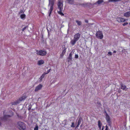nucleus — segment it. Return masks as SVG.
I'll use <instances>...</instances> for the list:
<instances>
[{"instance_id": "nucleus-14", "label": "nucleus", "mask_w": 130, "mask_h": 130, "mask_svg": "<svg viewBox=\"0 0 130 130\" xmlns=\"http://www.w3.org/2000/svg\"><path fill=\"white\" fill-rule=\"evenodd\" d=\"M77 41L74 38L73 39L71 40L70 43L71 44L73 45L75 44Z\"/></svg>"}, {"instance_id": "nucleus-32", "label": "nucleus", "mask_w": 130, "mask_h": 130, "mask_svg": "<svg viewBox=\"0 0 130 130\" xmlns=\"http://www.w3.org/2000/svg\"><path fill=\"white\" fill-rule=\"evenodd\" d=\"M26 27H24L22 29V30L23 31H24V30L26 29Z\"/></svg>"}, {"instance_id": "nucleus-33", "label": "nucleus", "mask_w": 130, "mask_h": 130, "mask_svg": "<svg viewBox=\"0 0 130 130\" xmlns=\"http://www.w3.org/2000/svg\"><path fill=\"white\" fill-rule=\"evenodd\" d=\"M23 12V11L22 10H21L19 12V14H20V13H22Z\"/></svg>"}, {"instance_id": "nucleus-39", "label": "nucleus", "mask_w": 130, "mask_h": 130, "mask_svg": "<svg viewBox=\"0 0 130 130\" xmlns=\"http://www.w3.org/2000/svg\"><path fill=\"white\" fill-rule=\"evenodd\" d=\"M85 22H88V21L87 20H85Z\"/></svg>"}, {"instance_id": "nucleus-6", "label": "nucleus", "mask_w": 130, "mask_h": 130, "mask_svg": "<svg viewBox=\"0 0 130 130\" xmlns=\"http://www.w3.org/2000/svg\"><path fill=\"white\" fill-rule=\"evenodd\" d=\"M97 38H98L102 39L103 37V35L102 31H97L96 34Z\"/></svg>"}, {"instance_id": "nucleus-29", "label": "nucleus", "mask_w": 130, "mask_h": 130, "mask_svg": "<svg viewBox=\"0 0 130 130\" xmlns=\"http://www.w3.org/2000/svg\"><path fill=\"white\" fill-rule=\"evenodd\" d=\"M75 58H77L78 57V56L77 54H75Z\"/></svg>"}, {"instance_id": "nucleus-41", "label": "nucleus", "mask_w": 130, "mask_h": 130, "mask_svg": "<svg viewBox=\"0 0 130 130\" xmlns=\"http://www.w3.org/2000/svg\"><path fill=\"white\" fill-rule=\"evenodd\" d=\"M1 125V122H0V125Z\"/></svg>"}, {"instance_id": "nucleus-12", "label": "nucleus", "mask_w": 130, "mask_h": 130, "mask_svg": "<svg viewBox=\"0 0 130 130\" xmlns=\"http://www.w3.org/2000/svg\"><path fill=\"white\" fill-rule=\"evenodd\" d=\"M124 15L126 17H128L130 16V11L127 12L124 14Z\"/></svg>"}, {"instance_id": "nucleus-42", "label": "nucleus", "mask_w": 130, "mask_h": 130, "mask_svg": "<svg viewBox=\"0 0 130 130\" xmlns=\"http://www.w3.org/2000/svg\"><path fill=\"white\" fill-rule=\"evenodd\" d=\"M130 24V23H129Z\"/></svg>"}, {"instance_id": "nucleus-7", "label": "nucleus", "mask_w": 130, "mask_h": 130, "mask_svg": "<svg viewBox=\"0 0 130 130\" xmlns=\"http://www.w3.org/2000/svg\"><path fill=\"white\" fill-rule=\"evenodd\" d=\"M106 120L107 122L108 123V124L109 125H110L111 124V122L110 121V119L109 116L108 115L106 114Z\"/></svg>"}, {"instance_id": "nucleus-21", "label": "nucleus", "mask_w": 130, "mask_h": 130, "mask_svg": "<svg viewBox=\"0 0 130 130\" xmlns=\"http://www.w3.org/2000/svg\"><path fill=\"white\" fill-rule=\"evenodd\" d=\"M66 48L64 47L63 48L62 52V54H63V55L66 52Z\"/></svg>"}, {"instance_id": "nucleus-17", "label": "nucleus", "mask_w": 130, "mask_h": 130, "mask_svg": "<svg viewBox=\"0 0 130 130\" xmlns=\"http://www.w3.org/2000/svg\"><path fill=\"white\" fill-rule=\"evenodd\" d=\"M98 125L100 129H101L102 124L100 120H99L98 121Z\"/></svg>"}, {"instance_id": "nucleus-40", "label": "nucleus", "mask_w": 130, "mask_h": 130, "mask_svg": "<svg viewBox=\"0 0 130 130\" xmlns=\"http://www.w3.org/2000/svg\"><path fill=\"white\" fill-rule=\"evenodd\" d=\"M102 130H103V127L102 128Z\"/></svg>"}, {"instance_id": "nucleus-3", "label": "nucleus", "mask_w": 130, "mask_h": 130, "mask_svg": "<svg viewBox=\"0 0 130 130\" xmlns=\"http://www.w3.org/2000/svg\"><path fill=\"white\" fill-rule=\"evenodd\" d=\"M19 128L21 130H25L26 127L25 124L21 122H19L18 123Z\"/></svg>"}, {"instance_id": "nucleus-16", "label": "nucleus", "mask_w": 130, "mask_h": 130, "mask_svg": "<svg viewBox=\"0 0 130 130\" xmlns=\"http://www.w3.org/2000/svg\"><path fill=\"white\" fill-rule=\"evenodd\" d=\"M76 22L78 26H80L82 25V23L80 21L76 20Z\"/></svg>"}, {"instance_id": "nucleus-26", "label": "nucleus", "mask_w": 130, "mask_h": 130, "mask_svg": "<svg viewBox=\"0 0 130 130\" xmlns=\"http://www.w3.org/2000/svg\"><path fill=\"white\" fill-rule=\"evenodd\" d=\"M112 53L111 52H108L107 55L108 56H110L112 55Z\"/></svg>"}, {"instance_id": "nucleus-18", "label": "nucleus", "mask_w": 130, "mask_h": 130, "mask_svg": "<svg viewBox=\"0 0 130 130\" xmlns=\"http://www.w3.org/2000/svg\"><path fill=\"white\" fill-rule=\"evenodd\" d=\"M46 74H47V73H44L40 77V80H41L44 77L45 75Z\"/></svg>"}, {"instance_id": "nucleus-36", "label": "nucleus", "mask_w": 130, "mask_h": 130, "mask_svg": "<svg viewBox=\"0 0 130 130\" xmlns=\"http://www.w3.org/2000/svg\"><path fill=\"white\" fill-rule=\"evenodd\" d=\"M125 51V49H123L122 50V52H124V51Z\"/></svg>"}, {"instance_id": "nucleus-38", "label": "nucleus", "mask_w": 130, "mask_h": 130, "mask_svg": "<svg viewBox=\"0 0 130 130\" xmlns=\"http://www.w3.org/2000/svg\"><path fill=\"white\" fill-rule=\"evenodd\" d=\"M116 51H113V53H116Z\"/></svg>"}, {"instance_id": "nucleus-10", "label": "nucleus", "mask_w": 130, "mask_h": 130, "mask_svg": "<svg viewBox=\"0 0 130 130\" xmlns=\"http://www.w3.org/2000/svg\"><path fill=\"white\" fill-rule=\"evenodd\" d=\"M80 36V34H77L75 35L74 37V39L77 41L79 39Z\"/></svg>"}, {"instance_id": "nucleus-37", "label": "nucleus", "mask_w": 130, "mask_h": 130, "mask_svg": "<svg viewBox=\"0 0 130 130\" xmlns=\"http://www.w3.org/2000/svg\"><path fill=\"white\" fill-rule=\"evenodd\" d=\"M63 56V54H62V53L61 55V57H62Z\"/></svg>"}, {"instance_id": "nucleus-22", "label": "nucleus", "mask_w": 130, "mask_h": 130, "mask_svg": "<svg viewBox=\"0 0 130 130\" xmlns=\"http://www.w3.org/2000/svg\"><path fill=\"white\" fill-rule=\"evenodd\" d=\"M68 3L71 4H74L73 0H68Z\"/></svg>"}, {"instance_id": "nucleus-28", "label": "nucleus", "mask_w": 130, "mask_h": 130, "mask_svg": "<svg viewBox=\"0 0 130 130\" xmlns=\"http://www.w3.org/2000/svg\"><path fill=\"white\" fill-rule=\"evenodd\" d=\"M71 127H74V124L73 122H72V125L71 126Z\"/></svg>"}, {"instance_id": "nucleus-25", "label": "nucleus", "mask_w": 130, "mask_h": 130, "mask_svg": "<svg viewBox=\"0 0 130 130\" xmlns=\"http://www.w3.org/2000/svg\"><path fill=\"white\" fill-rule=\"evenodd\" d=\"M72 54L71 53H70L69 55V59H71V60L72 59Z\"/></svg>"}, {"instance_id": "nucleus-20", "label": "nucleus", "mask_w": 130, "mask_h": 130, "mask_svg": "<svg viewBox=\"0 0 130 130\" xmlns=\"http://www.w3.org/2000/svg\"><path fill=\"white\" fill-rule=\"evenodd\" d=\"M122 0H108L109 2H116L121 1Z\"/></svg>"}, {"instance_id": "nucleus-24", "label": "nucleus", "mask_w": 130, "mask_h": 130, "mask_svg": "<svg viewBox=\"0 0 130 130\" xmlns=\"http://www.w3.org/2000/svg\"><path fill=\"white\" fill-rule=\"evenodd\" d=\"M82 121V118H80L79 119V120L78 121V124H80V123Z\"/></svg>"}, {"instance_id": "nucleus-4", "label": "nucleus", "mask_w": 130, "mask_h": 130, "mask_svg": "<svg viewBox=\"0 0 130 130\" xmlns=\"http://www.w3.org/2000/svg\"><path fill=\"white\" fill-rule=\"evenodd\" d=\"M36 51L37 55L41 56H45L47 53L44 50L38 51L36 50Z\"/></svg>"}, {"instance_id": "nucleus-11", "label": "nucleus", "mask_w": 130, "mask_h": 130, "mask_svg": "<svg viewBox=\"0 0 130 130\" xmlns=\"http://www.w3.org/2000/svg\"><path fill=\"white\" fill-rule=\"evenodd\" d=\"M42 87V85L41 84H40L36 88L35 91H37L40 89Z\"/></svg>"}, {"instance_id": "nucleus-9", "label": "nucleus", "mask_w": 130, "mask_h": 130, "mask_svg": "<svg viewBox=\"0 0 130 130\" xmlns=\"http://www.w3.org/2000/svg\"><path fill=\"white\" fill-rule=\"evenodd\" d=\"M11 116L9 115H4L3 118H1V119L2 120H5L7 119H9Z\"/></svg>"}, {"instance_id": "nucleus-1", "label": "nucleus", "mask_w": 130, "mask_h": 130, "mask_svg": "<svg viewBox=\"0 0 130 130\" xmlns=\"http://www.w3.org/2000/svg\"><path fill=\"white\" fill-rule=\"evenodd\" d=\"M63 0H58L57 4L58 6L57 9L58 13L62 15H64V14L62 12L63 10Z\"/></svg>"}, {"instance_id": "nucleus-15", "label": "nucleus", "mask_w": 130, "mask_h": 130, "mask_svg": "<svg viewBox=\"0 0 130 130\" xmlns=\"http://www.w3.org/2000/svg\"><path fill=\"white\" fill-rule=\"evenodd\" d=\"M121 89L125 90H126L127 89L125 86L123 84H122L121 85Z\"/></svg>"}, {"instance_id": "nucleus-35", "label": "nucleus", "mask_w": 130, "mask_h": 130, "mask_svg": "<svg viewBox=\"0 0 130 130\" xmlns=\"http://www.w3.org/2000/svg\"><path fill=\"white\" fill-rule=\"evenodd\" d=\"M79 124H78L77 125L76 127V128H77L78 127Z\"/></svg>"}, {"instance_id": "nucleus-31", "label": "nucleus", "mask_w": 130, "mask_h": 130, "mask_svg": "<svg viewBox=\"0 0 130 130\" xmlns=\"http://www.w3.org/2000/svg\"><path fill=\"white\" fill-rule=\"evenodd\" d=\"M50 70H51V69H49L47 71V73H47V74H48V73L50 71Z\"/></svg>"}, {"instance_id": "nucleus-19", "label": "nucleus", "mask_w": 130, "mask_h": 130, "mask_svg": "<svg viewBox=\"0 0 130 130\" xmlns=\"http://www.w3.org/2000/svg\"><path fill=\"white\" fill-rule=\"evenodd\" d=\"M25 15L24 14H21L20 15V17L22 19H24L25 18Z\"/></svg>"}, {"instance_id": "nucleus-13", "label": "nucleus", "mask_w": 130, "mask_h": 130, "mask_svg": "<svg viewBox=\"0 0 130 130\" xmlns=\"http://www.w3.org/2000/svg\"><path fill=\"white\" fill-rule=\"evenodd\" d=\"M44 63V61L43 60H41L38 61V64L40 65L43 64Z\"/></svg>"}, {"instance_id": "nucleus-8", "label": "nucleus", "mask_w": 130, "mask_h": 130, "mask_svg": "<svg viewBox=\"0 0 130 130\" xmlns=\"http://www.w3.org/2000/svg\"><path fill=\"white\" fill-rule=\"evenodd\" d=\"M126 20L121 18H117V21L119 23L124 22Z\"/></svg>"}, {"instance_id": "nucleus-30", "label": "nucleus", "mask_w": 130, "mask_h": 130, "mask_svg": "<svg viewBox=\"0 0 130 130\" xmlns=\"http://www.w3.org/2000/svg\"><path fill=\"white\" fill-rule=\"evenodd\" d=\"M128 24V23L127 22H126V23H124V24H123V26H125L127 24Z\"/></svg>"}, {"instance_id": "nucleus-23", "label": "nucleus", "mask_w": 130, "mask_h": 130, "mask_svg": "<svg viewBox=\"0 0 130 130\" xmlns=\"http://www.w3.org/2000/svg\"><path fill=\"white\" fill-rule=\"evenodd\" d=\"M103 2V0H99L97 2V3H98L99 4H100L101 3Z\"/></svg>"}, {"instance_id": "nucleus-34", "label": "nucleus", "mask_w": 130, "mask_h": 130, "mask_svg": "<svg viewBox=\"0 0 130 130\" xmlns=\"http://www.w3.org/2000/svg\"><path fill=\"white\" fill-rule=\"evenodd\" d=\"M105 130H108V127L107 125L106 126V128L105 129Z\"/></svg>"}, {"instance_id": "nucleus-27", "label": "nucleus", "mask_w": 130, "mask_h": 130, "mask_svg": "<svg viewBox=\"0 0 130 130\" xmlns=\"http://www.w3.org/2000/svg\"><path fill=\"white\" fill-rule=\"evenodd\" d=\"M38 127L37 125H36L34 128V130H38Z\"/></svg>"}, {"instance_id": "nucleus-5", "label": "nucleus", "mask_w": 130, "mask_h": 130, "mask_svg": "<svg viewBox=\"0 0 130 130\" xmlns=\"http://www.w3.org/2000/svg\"><path fill=\"white\" fill-rule=\"evenodd\" d=\"M26 98V97L25 96H22L19 99V100H17V101L14 102H13L12 104V105H16L18 104H19L20 103V102L25 100V99Z\"/></svg>"}, {"instance_id": "nucleus-2", "label": "nucleus", "mask_w": 130, "mask_h": 130, "mask_svg": "<svg viewBox=\"0 0 130 130\" xmlns=\"http://www.w3.org/2000/svg\"><path fill=\"white\" fill-rule=\"evenodd\" d=\"M49 4L48 5V8L49 10L48 11L49 16H50L52 12L53 9V6L54 5V1L53 0H49Z\"/></svg>"}]
</instances>
